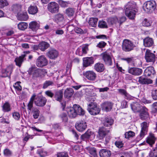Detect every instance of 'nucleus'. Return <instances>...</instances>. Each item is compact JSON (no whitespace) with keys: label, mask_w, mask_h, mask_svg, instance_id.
Returning a JSON list of instances; mask_svg holds the SVG:
<instances>
[{"label":"nucleus","mask_w":157,"mask_h":157,"mask_svg":"<svg viewBox=\"0 0 157 157\" xmlns=\"http://www.w3.org/2000/svg\"><path fill=\"white\" fill-rule=\"evenodd\" d=\"M37 106L42 107L46 104L47 99L42 96H38L36 97V95L33 94L31 97L30 101L27 105V109L31 111L33 107V101Z\"/></svg>","instance_id":"f257e3e1"},{"label":"nucleus","mask_w":157,"mask_h":157,"mask_svg":"<svg viewBox=\"0 0 157 157\" xmlns=\"http://www.w3.org/2000/svg\"><path fill=\"white\" fill-rule=\"evenodd\" d=\"M136 4L133 2H128L125 6V13L130 19H133L136 11Z\"/></svg>","instance_id":"f03ea898"},{"label":"nucleus","mask_w":157,"mask_h":157,"mask_svg":"<svg viewBox=\"0 0 157 157\" xmlns=\"http://www.w3.org/2000/svg\"><path fill=\"white\" fill-rule=\"evenodd\" d=\"M122 50L125 52H128L133 50L135 45L133 43L128 39H124L122 44Z\"/></svg>","instance_id":"7ed1b4c3"},{"label":"nucleus","mask_w":157,"mask_h":157,"mask_svg":"<svg viewBox=\"0 0 157 157\" xmlns=\"http://www.w3.org/2000/svg\"><path fill=\"white\" fill-rule=\"evenodd\" d=\"M29 73L33 75L34 77H38L44 75L46 72L44 69L37 68L35 67H32L29 68Z\"/></svg>","instance_id":"20e7f679"},{"label":"nucleus","mask_w":157,"mask_h":157,"mask_svg":"<svg viewBox=\"0 0 157 157\" xmlns=\"http://www.w3.org/2000/svg\"><path fill=\"white\" fill-rule=\"evenodd\" d=\"M87 109L91 114L94 115L98 114L100 111V109L95 102H91L89 104Z\"/></svg>","instance_id":"39448f33"},{"label":"nucleus","mask_w":157,"mask_h":157,"mask_svg":"<svg viewBox=\"0 0 157 157\" xmlns=\"http://www.w3.org/2000/svg\"><path fill=\"white\" fill-rule=\"evenodd\" d=\"M100 56L106 64L109 66L112 64V56L110 53L105 51L101 53Z\"/></svg>","instance_id":"423d86ee"},{"label":"nucleus","mask_w":157,"mask_h":157,"mask_svg":"<svg viewBox=\"0 0 157 157\" xmlns=\"http://www.w3.org/2000/svg\"><path fill=\"white\" fill-rule=\"evenodd\" d=\"M47 9L52 13H56L59 11V6L56 2H51L48 4Z\"/></svg>","instance_id":"0eeeda50"},{"label":"nucleus","mask_w":157,"mask_h":157,"mask_svg":"<svg viewBox=\"0 0 157 157\" xmlns=\"http://www.w3.org/2000/svg\"><path fill=\"white\" fill-rule=\"evenodd\" d=\"M156 8V4L154 1H147L144 4V9L147 12L154 10Z\"/></svg>","instance_id":"6e6552de"},{"label":"nucleus","mask_w":157,"mask_h":157,"mask_svg":"<svg viewBox=\"0 0 157 157\" xmlns=\"http://www.w3.org/2000/svg\"><path fill=\"white\" fill-rule=\"evenodd\" d=\"M148 109L145 106L141 107L140 109L139 116L140 118L143 120H146L149 117V114Z\"/></svg>","instance_id":"1a4fd4ad"},{"label":"nucleus","mask_w":157,"mask_h":157,"mask_svg":"<svg viewBox=\"0 0 157 157\" xmlns=\"http://www.w3.org/2000/svg\"><path fill=\"white\" fill-rule=\"evenodd\" d=\"M48 60L43 55L39 56L36 61V65L39 67H42L47 65Z\"/></svg>","instance_id":"9d476101"},{"label":"nucleus","mask_w":157,"mask_h":157,"mask_svg":"<svg viewBox=\"0 0 157 157\" xmlns=\"http://www.w3.org/2000/svg\"><path fill=\"white\" fill-rule=\"evenodd\" d=\"M155 55L152 53L150 50H146L145 59L147 62L151 63L152 64L154 63L155 61Z\"/></svg>","instance_id":"9b49d317"},{"label":"nucleus","mask_w":157,"mask_h":157,"mask_svg":"<svg viewBox=\"0 0 157 157\" xmlns=\"http://www.w3.org/2000/svg\"><path fill=\"white\" fill-rule=\"evenodd\" d=\"M75 127L78 131L82 132L86 128L87 124L85 121L82 120H80L78 121L76 123Z\"/></svg>","instance_id":"f8f14e48"},{"label":"nucleus","mask_w":157,"mask_h":157,"mask_svg":"<svg viewBox=\"0 0 157 157\" xmlns=\"http://www.w3.org/2000/svg\"><path fill=\"white\" fill-rule=\"evenodd\" d=\"M30 53L29 51H25L24 52V54L22 55L21 56L19 57L16 58L15 59V62L16 63V64L17 66L20 67L21 65V64L25 59V57L26 56L27 54Z\"/></svg>","instance_id":"ddd939ff"},{"label":"nucleus","mask_w":157,"mask_h":157,"mask_svg":"<svg viewBox=\"0 0 157 157\" xmlns=\"http://www.w3.org/2000/svg\"><path fill=\"white\" fill-rule=\"evenodd\" d=\"M141 129L139 136L142 139L147 134V131L148 124L146 122H144L141 124Z\"/></svg>","instance_id":"4468645a"},{"label":"nucleus","mask_w":157,"mask_h":157,"mask_svg":"<svg viewBox=\"0 0 157 157\" xmlns=\"http://www.w3.org/2000/svg\"><path fill=\"white\" fill-rule=\"evenodd\" d=\"M83 75L88 79L91 81H94L96 78V73L92 71H86L83 73Z\"/></svg>","instance_id":"2eb2a0df"},{"label":"nucleus","mask_w":157,"mask_h":157,"mask_svg":"<svg viewBox=\"0 0 157 157\" xmlns=\"http://www.w3.org/2000/svg\"><path fill=\"white\" fill-rule=\"evenodd\" d=\"M128 72L134 75H139L142 73L143 70L138 68L131 67L128 69Z\"/></svg>","instance_id":"dca6fc26"},{"label":"nucleus","mask_w":157,"mask_h":157,"mask_svg":"<svg viewBox=\"0 0 157 157\" xmlns=\"http://www.w3.org/2000/svg\"><path fill=\"white\" fill-rule=\"evenodd\" d=\"M48 57L51 59H55L58 56V52L54 49H51L48 52L47 54Z\"/></svg>","instance_id":"f3484780"},{"label":"nucleus","mask_w":157,"mask_h":157,"mask_svg":"<svg viewBox=\"0 0 157 157\" xmlns=\"http://www.w3.org/2000/svg\"><path fill=\"white\" fill-rule=\"evenodd\" d=\"M109 133V131L106 130L104 127H101L99 128L98 136L99 139H101L106 136Z\"/></svg>","instance_id":"a211bd4d"},{"label":"nucleus","mask_w":157,"mask_h":157,"mask_svg":"<svg viewBox=\"0 0 157 157\" xmlns=\"http://www.w3.org/2000/svg\"><path fill=\"white\" fill-rule=\"evenodd\" d=\"M83 60V66L85 67L89 66L94 63L93 58L92 57L84 58Z\"/></svg>","instance_id":"6ab92c4d"},{"label":"nucleus","mask_w":157,"mask_h":157,"mask_svg":"<svg viewBox=\"0 0 157 157\" xmlns=\"http://www.w3.org/2000/svg\"><path fill=\"white\" fill-rule=\"evenodd\" d=\"M111 155V151L106 149H103L99 151L100 157H110Z\"/></svg>","instance_id":"aec40b11"},{"label":"nucleus","mask_w":157,"mask_h":157,"mask_svg":"<svg viewBox=\"0 0 157 157\" xmlns=\"http://www.w3.org/2000/svg\"><path fill=\"white\" fill-rule=\"evenodd\" d=\"M138 82L142 84H149L152 83V80L144 76H140L139 78Z\"/></svg>","instance_id":"412c9836"},{"label":"nucleus","mask_w":157,"mask_h":157,"mask_svg":"<svg viewBox=\"0 0 157 157\" xmlns=\"http://www.w3.org/2000/svg\"><path fill=\"white\" fill-rule=\"evenodd\" d=\"M155 73V71L153 67H149L147 68L144 71V74L145 76H151L154 75Z\"/></svg>","instance_id":"4be33fe9"},{"label":"nucleus","mask_w":157,"mask_h":157,"mask_svg":"<svg viewBox=\"0 0 157 157\" xmlns=\"http://www.w3.org/2000/svg\"><path fill=\"white\" fill-rule=\"evenodd\" d=\"M113 120L109 117H105L102 121L103 125L105 127H110L113 123Z\"/></svg>","instance_id":"5701e85b"},{"label":"nucleus","mask_w":157,"mask_h":157,"mask_svg":"<svg viewBox=\"0 0 157 157\" xmlns=\"http://www.w3.org/2000/svg\"><path fill=\"white\" fill-rule=\"evenodd\" d=\"M73 107L77 115H83L84 114V110L79 105L75 104L73 105Z\"/></svg>","instance_id":"b1692460"},{"label":"nucleus","mask_w":157,"mask_h":157,"mask_svg":"<svg viewBox=\"0 0 157 157\" xmlns=\"http://www.w3.org/2000/svg\"><path fill=\"white\" fill-rule=\"evenodd\" d=\"M113 106V104L111 102H105L102 104V107L103 109L106 112H108L111 109Z\"/></svg>","instance_id":"393cba45"},{"label":"nucleus","mask_w":157,"mask_h":157,"mask_svg":"<svg viewBox=\"0 0 157 157\" xmlns=\"http://www.w3.org/2000/svg\"><path fill=\"white\" fill-rule=\"evenodd\" d=\"M38 8L35 5H31L28 8V12L30 14L34 15L38 12Z\"/></svg>","instance_id":"a878e982"},{"label":"nucleus","mask_w":157,"mask_h":157,"mask_svg":"<svg viewBox=\"0 0 157 157\" xmlns=\"http://www.w3.org/2000/svg\"><path fill=\"white\" fill-rule=\"evenodd\" d=\"M54 19L58 24L63 22L64 19L63 15L60 13L56 14L54 16Z\"/></svg>","instance_id":"bb28decb"},{"label":"nucleus","mask_w":157,"mask_h":157,"mask_svg":"<svg viewBox=\"0 0 157 157\" xmlns=\"http://www.w3.org/2000/svg\"><path fill=\"white\" fill-rule=\"evenodd\" d=\"M39 27V24L35 21H32L29 24V28L33 31H36Z\"/></svg>","instance_id":"cd10ccee"},{"label":"nucleus","mask_w":157,"mask_h":157,"mask_svg":"<svg viewBox=\"0 0 157 157\" xmlns=\"http://www.w3.org/2000/svg\"><path fill=\"white\" fill-rule=\"evenodd\" d=\"M118 90L120 94L124 96L125 98L128 100L132 98V97L127 93L126 91L124 89H119Z\"/></svg>","instance_id":"c85d7f7f"},{"label":"nucleus","mask_w":157,"mask_h":157,"mask_svg":"<svg viewBox=\"0 0 157 157\" xmlns=\"http://www.w3.org/2000/svg\"><path fill=\"white\" fill-rule=\"evenodd\" d=\"M17 19L19 20L26 21L28 17L27 12H22V13H18L17 14Z\"/></svg>","instance_id":"c756f323"},{"label":"nucleus","mask_w":157,"mask_h":157,"mask_svg":"<svg viewBox=\"0 0 157 157\" xmlns=\"http://www.w3.org/2000/svg\"><path fill=\"white\" fill-rule=\"evenodd\" d=\"M63 97V91L61 90L56 91L54 95V97L57 101L61 102Z\"/></svg>","instance_id":"7c9ffc66"},{"label":"nucleus","mask_w":157,"mask_h":157,"mask_svg":"<svg viewBox=\"0 0 157 157\" xmlns=\"http://www.w3.org/2000/svg\"><path fill=\"white\" fill-rule=\"evenodd\" d=\"M28 110L29 112H31L34 118L36 119L38 118L40 115V112L37 109L33 107L31 111Z\"/></svg>","instance_id":"2f4dec72"},{"label":"nucleus","mask_w":157,"mask_h":157,"mask_svg":"<svg viewBox=\"0 0 157 157\" xmlns=\"http://www.w3.org/2000/svg\"><path fill=\"white\" fill-rule=\"evenodd\" d=\"M153 41L152 39L149 37H147L144 40V44L146 47H150L153 45Z\"/></svg>","instance_id":"473e14b6"},{"label":"nucleus","mask_w":157,"mask_h":157,"mask_svg":"<svg viewBox=\"0 0 157 157\" xmlns=\"http://www.w3.org/2000/svg\"><path fill=\"white\" fill-rule=\"evenodd\" d=\"M131 106L132 109L135 112H139L141 109L142 107L137 102H133L131 104Z\"/></svg>","instance_id":"72a5a7b5"},{"label":"nucleus","mask_w":157,"mask_h":157,"mask_svg":"<svg viewBox=\"0 0 157 157\" xmlns=\"http://www.w3.org/2000/svg\"><path fill=\"white\" fill-rule=\"evenodd\" d=\"M49 46V44L46 42H42L38 44L39 49L42 51H44Z\"/></svg>","instance_id":"f704fd0d"},{"label":"nucleus","mask_w":157,"mask_h":157,"mask_svg":"<svg viewBox=\"0 0 157 157\" xmlns=\"http://www.w3.org/2000/svg\"><path fill=\"white\" fill-rule=\"evenodd\" d=\"M94 68L98 72H102L104 70L105 67L103 64L97 63L95 65Z\"/></svg>","instance_id":"c9c22d12"},{"label":"nucleus","mask_w":157,"mask_h":157,"mask_svg":"<svg viewBox=\"0 0 157 157\" xmlns=\"http://www.w3.org/2000/svg\"><path fill=\"white\" fill-rule=\"evenodd\" d=\"M74 93V91L72 88H67L65 91L64 96L67 98L71 97Z\"/></svg>","instance_id":"e433bc0d"},{"label":"nucleus","mask_w":157,"mask_h":157,"mask_svg":"<svg viewBox=\"0 0 157 157\" xmlns=\"http://www.w3.org/2000/svg\"><path fill=\"white\" fill-rule=\"evenodd\" d=\"M155 138L153 134L150 133L149 136L147 138V142L150 145H151L155 143Z\"/></svg>","instance_id":"4c0bfd02"},{"label":"nucleus","mask_w":157,"mask_h":157,"mask_svg":"<svg viewBox=\"0 0 157 157\" xmlns=\"http://www.w3.org/2000/svg\"><path fill=\"white\" fill-rule=\"evenodd\" d=\"M75 10L73 8L69 7L67 9L65 10V13L69 17L73 16L75 12Z\"/></svg>","instance_id":"58836bf2"},{"label":"nucleus","mask_w":157,"mask_h":157,"mask_svg":"<svg viewBox=\"0 0 157 157\" xmlns=\"http://www.w3.org/2000/svg\"><path fill=\"white\" fill-rule=\"evenodd\" d=\"M93 134L92 132L88 130L84 134L81 135V139L83 140H85L86 139L89 138Z\"/></svg>","instance_id":"ea45409f"},{"label":"nucleus","mask_w":157,"mask_h":157,"mask_svg":"<svg viewBox=\"0 0 157 157\" xmlns=\"http://www.w3.org/2000/svg\"><path fill=\"white\" fill-rule=\"evenodd\" d=\"M98 19L97 18H90L89 21V25L91 26L95 27L96 26Z\"/></svg>","instance_id":"a19ab883"},{"label":"nucleus","mask_w":157,"mask_h":157,"mask_svg":"<svg viewBox=\"0 0 157 157\" xmlns=\"http://www.w3.org/2000/svg\"><path fill=\"white\" fill-rule=\"evenodd\" d=\"M67 111L68 115L71 118L75 117L77 116V113L73 107L68 109Z\"/></svg>","instance_id":"79ce46f5"},{"label":"nucleus","mask_w":157,"mask_h":157,"mask_svg":"<svg viewBox=\"0 0 157 157\" xmlns=\"http://www.w3.org/2000/svg\"><path fill=\"white\" fill-rule=\"evenodd\" d=\"M28 26L27 23L24 22H20L17 25L19 29L21 30H24L27 29Z\"/></svg>","instance_id":"37998d69"},{"label":"nucleus","mask_w":157,"mask_h":157,"mask_svg":"<svg viewBox=\"0 0 157 157\" xmlns=\"http://www.w3.org/2000/svg\"><path fill=\"white\" fill-rule=\"evenodd\" d=\"M13 70V67L12 66H9L6 69L2 71L3 73L6 74L7 76L10 75L11 73Z\"/></svg>","instance_id":"c03bdc74"},{"label":"nucleus","mask_w":157,"mask_h":157,"mask_svg":"<svg viewBox=\"0 0 157 157\" xmlns=\"http://www.w3.org/2000/svg\"><path fill=\"white\" fill-rule=\"evenodd\" d=\"M2 110L4 112H8L10 111V106L9 103L6 102L2 106Z\"/></svg>","instance_id":"a18cd8bd"},{"label":"nucleus","mask_w":157,"mask_h":157,"mask_svg":"<svg viewBox=\"0 0 157 157\" xmlns=\"http://www.w3.org/2000/svg\"><path fill=\"white\" fill-rule=\"evenodd\" d=\"M118 21V19L116 17H110L108 19V22L110 24L115 23Z\"/></svg>","instance_id":"49530a36"},{"label":"nucleus","mask_w":157,"mask_h":157,"mask_svg":"<svg viewBox=\"0 0 157 157\" xmlns=\"http://www.w3.org/2000/svg\"><path fill=\"white\" fill-rule=\"evenodd\" d=\"M58 2L60 5L63 7H67L70 4V2L69 1H64L62 0H59Z\"/></svg>","instance_id":"de8ad7c7"},{"label":"nucleus","mask_w":157,"mask_h":157,"mask_svg":"<svg viewBox=\"0 0 157 157\" xmlns=\"http://www.w3.org/2000/svg\"><path fill=\"white\" fill-rule=\"evenodd\" d=\"M88 151L90 154L93 157H97L96 149L94 148H89Z\"/></svg>","instance_id":"09e8293b"},{"label":"nucleus","mask_w":157,"mask_h":157,"mask_svg":"<svg viewBox=\"0 0 157 157\" xmlns=\"http://www.w3.org/2000/svg\"><path fill=\"white\" fill-rule=\"evenodd\" d=\"M98 26L99 27L102 28H108L106 23L104 21H99Z\"/></svg>","instance_id":"8fccbe9b"},{"label":"nucleus","mask_w":157,"mask_h":157,"mask_svg":"<svg viewBox=\"0 0 157 157\" xmlns=\"http://www.w3.org/2000/svg\"><path fill=\"white\" fill-rule=\"evenodd\" d=\"M54 84L53 82L51 81L47 80L44 83L43 88L45 89L47 88L48 86H52Z\"/></svg>","instance_id":"3c124183"},{"label":"nucleus","mask_w":157,"mask_h":157,"mask_svg":"<svg viewBox=\"0 0 157 157\" xmlns=\"http://www.w3.org/2000/svg\"><path fill=\"white\" fill-rule=\"evenodd\" d=\"M124 135L125 138H129L134 136H135V133L132 131H129L125 133Z\"/></svg>","instance_id":"603ef678"},{"label":"nucleus","mask_w":157,"mask_h":157,"mask_svg":"<svg viewBox=\"0 0 157 157\" xmlns=\"http://www.w3.org/2000/svg\"><path fill=\"white\" fill-rule=\"evenodd\" d=\"M60 117L62 120L65 122H67L68 120L67 117L66 113H62L59 116Z\"/></svg>","instance_id":"864d4df0"},{"label":"nucleus","mask_w":157,"mask_h":157,"mask_svg":"<svg viewBox=\"0 0 157 157\" xmlns=\"http://www.w3.org/2000/svg\"><path fill=\"white\" fill-rule=\"evenodd\" d=\"M151 96L153 99L157 100V89H153L152 90Z\"/></svg>","instance_id":"5fc2aeb1"},{"label":"nucleus","mask_w":157,"mask_h":157,"mask_svg":"<svg viewBox=\"0 0 157 157\" xmlns=\"http://www.w3.org/2000/svg\"><path fill=\"white\" fill-rule=\"evenodd\" d=\"M151 22L145 18L142 22V25L144 26H149L151 25Z\"/></svg>","instance_id":"6e6d98bb"},{"label":"nucleus","mask_w":157,"mask_h":157,"mask_svg":"<svg viewBox=\"0 0 157 157\" xmlns=\"http://www.w3.org/2000/svg\"><path fill=\"white\" fill-rule=\"evenodd\" d=\"M8 3L6 0H0V8L7 6Z\"/></svg>","instance_id":"4d7b16f0"},{"label":"nucleus","mask_w":157,"mask_h":157,"mask_svg":"<svg viewBox=\"0 0 157 157\" xmlns=\"http://www.w3.org/2000/svg\"><path fill=\"white\" fill-rule=\"evenodd\" d=\"M38 154L41 157H44L47 155V152L43 149L39 150L38 151Z\"/></svg>","instance_id":"13d9d810"},{"label":"nucleus","mask_w":157,"mask_h":157,"mask_svg":"<svg viewBox=\"0 0 157 157\" xmlns=\"http://www.w3.org/2000/svg\"><path fill=\"white\" fill-rule=\"evenodd\" d=\"M13 10L14 11H20L21 8V6L19 4H14L12 6Z\"/></svg>","instance_id":"bf43d9fd"},{"label":"nucleus","mask_w":157,"mask_h":157,"mask_svg":"<svg viewBox=\"0 0 157 157\" xmlns=\"http://www.w3.org/2000/svg\"><path fill=\"white\" fill-rule=\"evenodd\" d=\"M115 144L116 146L119 148L122 147L124 146V144L122 141H117L115 143Z\"/></svg>","instance_id":"052dcab7"},{"label":"nucleus","mask_w":157,"mask_h":157,"mask_svg":"<svg viewBox=\"0 0 157 157\" xmlns=\"http://www.w3.org/2000/svg\"><path fill=\"white\" fill-rule=\"evenodd\" d=\"M13 117L16 120H18L20 118V115L19 113L14 112L13 113Z\"/></svg>","instance_id":"680f3d73"},{"label":"nucleus","mask_w":157,"mask_h":157,"mask_svg":"<svg viewBox=\"0 0 157 157\" xmlns=\"http://www.w3.org/2000/svg\"><path fill=\"white\" fill-rule=\"evenodd\" d=\"M20 82H17L13 85L14 88L18 91H21V87L20 85Z\"/></svg>","instance_id":"e2e57ef3"},{"label":"nucleus","mask_w":157,"mask_h":157,"mask_svg":"<svg viewBox=\"0 0 157 157\" xmlns=\"http://www.w3.org/2000/svg\"><path fill=\"white\" fill-rule=\"evenodd\" d=\"M106 43L105 42L101 41L97 44V47L99 48H104L106 45Z\"/></svg>","instance_id":"0e129e2a"},{"label":"nucleus","mask_w":157,"mask_h":157,"mask_svg":"<svg viewBox=\"0 0 157 157\" xmlns=\"http://www.w3.org/2000/svg\"><path fill=\"white\" fill-rule=\"evenodd\" d=\"M82 51L83 54H86L88 50V45H85L82 46Z\"/></svg>","instance_id":"69168bd1"},{"label":"nucleus","mask_w":157,"mask_h":157,"mask_svg":"<svg viewBox=\"0 0 157 157\" xmlns=\"http://www.w3.org/2000/svg\"><path fill=\"white\" fill-rule=\"evenodd\" d=\"M45 95L47 96L52 98L54 96V93L50 90L46 91L45 92Z\"/></svg>","instance_id":"338daca9"},{"label":"nucleus","mask_w":157,"mask_h":157,"mask_svg":"<svg viewBox=\"0 0 157 157\" xmlns=\"http://www.w3.org/2000/svg\"><path fill=\"white\" fill-rule=\"evenodd\" d=\"M152 112L153 113L157 112V102L154 103L152 105Z\"/></svg>","instance_id":"774afa93"}]
</instances>
